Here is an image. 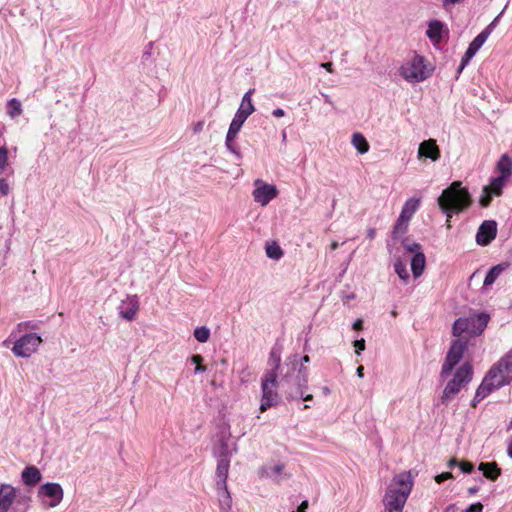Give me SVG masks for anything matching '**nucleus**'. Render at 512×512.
<instances>
[{"label": "nucleus", "instance_id": "obj_59", "mask_svg": "<svg viewBox=\"0 0 512 512\" xmlns=\"http://www.w3.org/2000/svg\"><path fill=\"white\" fill-rule=\"evenodd\" d=\"M375 236H376V229L375 228H369L367 230V238L372 240V239L375 238Z\"/></svg>", "mask_w": 512, "mask_h": 512}, {"label": "nucleus", "instance_id": "obj_13", "mask_svg": "<svg viewBox=\"0 0 512 512\" xmlns=\"http://www.w3.org/2000/svg\"><path fill=\"white\" fill-rule=\"evenodd\" d=\"M254 185L255 189L253 191V198L254 201L259 203L261 206H266L278 194V190L275 185L267 184L261 179H256Z\"/></svg>", "mask_w": 512, "mask_h": 512}, {"label": "nucleus", "instance_id": "obj_52", "mask_svg": "<svg viewBox=\"0 0 512 512\" xmlns=\"http://www.w3.org/2000/svg\"><path fill=\"white\" fill-rule=\"evenodd\" d=\"M152 46H153V43H152V42H150V43L147 45V47H146L145 51H144V52H143V54H142V59H143V60H147V59H149V58L151 57V49H152Z\"/></svg>", "mask_w": 512, "mask_h": 512}, {"label": "nucleus", "instance_id": "obj_17", "mask_svg": "<svg viewBox=\"0 0 512 512\" xmlns=\"http://www.w3.org/2000/svg\"><path fill=\"white\" fill-rule=\"evenodd\" d=\"M418 157L429 158L432 161H437L440 158V149L437 146L436 140H425L419 145Z\"/></svg>", "mask_w": 512, "mask_h": 512}, {"label": "nucleus", "instance_id": "obj_51", "mask_svg": "<svg viewBox=\"0 0 512 512\" xmlns=\"http://www.w3.org/2000/svg\"><path fill=\"white\" fill-rule=\"evenodd\" d=\"M354 346L356 348L355 352L357 354H360L361 351H363L365 349V340L363 338L359 339V340H355Z\"/></svg>", "mask_w": 512, "mask_h": 512}, {"label": "nucleus", "instance_id": "obj_55", "mask_svg": "<svg viewBox=\"0 0 512 512\" xmlns=\"http://www.w3.org/2000/svg\"><path fill=\"white\" fill-rule=\"evenodd\" d=\"M321 67L324 68L329 73H332L334 71L333 70V64L331 62L322 63Z\"/></svg>", "mask_w": 512, "mask_h": 512}, {"label": "nucleus", "instance_id": "obj_41", "mask_svg": "<svg viewBox=\"0 0 512 512\" xmlns=\"http://www.w3.org/2000/svg\"><path fill=\"white\" fill-rule=\"evenodd\" d=\"M402 247L406 252L414 253L422 252L421 251V245L416 242H409L408 239H404L402 241Z\"/></svg>", "mask_w": 512, "mask_h": 512}, {"label": "nucleus", "instance_id": "obj_46", "mask_svg": "<svg viewBox=\"0 0 512 512\" xmlns=\"http://www.w3.org/2000/svg\"><path fill=\"white\" fill-rule=\"evenodd\" d=\"M459 468H460V470H461L463 473H467V474H469V473H471V472L473 471L474 466H473V464H472V463H470V462H465V461H463V462H460V463H459Z\"/></svg>", "mask_w": 512, "mask_h": 512}, {"label": "nucleus", "instance_id": "obj_35", "mask_svg": "<svg viewBox=\"0 0 512 512\" xmlns=\"http://www.w3.org/2000/svg\"><path fill=\"white\" fill-rule=\"evenodd\" d=\"M394 270L400 279H402L404 282H407L409 279V272L404 262H402L400 259H396L394 262Z\"/></svg>", "mask_w": 512, "mask_h": 512}, {"label": "nucleus", "instance_id": "obj_45", "mask_svg": "<svg viewBox=\"0 0 512 512\" xmlns=\"http://www.w3.org/2000/svg\"><path fill=\"white\" fill-rule=\"evenodd\" d=\"M10 191L9 185L4 177L2 175L0 176V194L2 196L8 195Z\"/></svg>", "mask_w": 512, "mask_h": 512}, {"label": "nucleus", "instance_id": "obj_36", "mask_svg": "<svg viewBox=\"0 0 512 512\" xmlns=\"http://www.w3.org/2000/svg\"><path fill=\"white\" fill-rule=\"evenodd\" d=\"M289 361L293 362V364L297 362V366H299V368H307L305 364L310 362V357L308 355L300 356L299 354L295 353L286 357L284 362Z\"/></svg>", "mask_w": 512, "mask_h": 512}, {"label": "nucleus", "instance_id": "obj_3", "mask_svg": "<svg viewBox=\"0 0 512 512\" xmlns=\"http://www.w3.org/2000/svg\"><path fill=\"white\" fill-rule=\"evenodd\" d=\"M440 210L447 216V225L450 227V219L453 213H459L468 208L471 204V197L461 182L455 181L444 189L437 199Z\"/></svg>", "mask_w": 512, "mask_h": 512}, {"label": "nucleus", "instance_id": "obj_44", "mask_svg": "<svg viewBox=\"0 0 512 512\" xmlns=\"http://www.w3.org/2000/svg\"><path fill=\"white\" fill-rule=\"evenodd\" d=\"M488 37L489 36L487 35V31H482L473 39L472 43L474 44V46L481 48L488 39Z\"/></svg>", "mask_w": 512, "mask_h": 512}, {"label": "nucleus", "instance_id": "obj_15", "mask_svg": "<svg viewBox=\"0 0 512 512\" xmlns=\"http://www.w3.org/2000/svg\"><path fill=\"white\" fill-rule=\"evenodd\" d=\"M497 235V224L493 220L484 221L478 228L476 242L480 246H486L495 239Z\"/></svg>", "mask_w": 512, "mask_h": 512}, {"label": "nucleus", "instance_id": "obj_53", "mask_svg": "<svg viewBox=\"0 0 512 512\" xmlns=\"http://www.w3.org/2000/svg\"><path fill=\"white\" fill-rule=\"evenodd\" d=\"M203 360H204V359H203L202 355H200V354H195V355H193V356L191 357V362H192L193 364H195L196 366H197V365H200V364L203 362Z\"/></svg>", "mask_w": 512, "mask_h": 512}, {"label": "nucleus", "instance_id": "obj_11", "mask_svg": "<svg viewBox=\"0 0 512 512\" xmlns=\"http://www.w3.org/2000/svg\"><path fill=\"white\" fill-rule=\"evenodd\" d=\"M468 340L458 337L452 341L449 351L447 352L445 361L442 365L441 375L443 377L449 375L454 367L462 359L464 352L467 350Z\"/></svg>", "mask_w": 512, "mask_h": 512}, {"label": "nucleus", "instance_id": "obj_25", "mask_svg": "<svg viewBox=\"0 0 512 512\" xmlns=\"http://www.w3.org/2000/svg\"><path fill=\"white\" fill-rule=\"evenodd\" d=\"M216 489L220 508L224 511L230 510L232 507V498L228 491L227 484H224V487L216 485Z\"/></svg>", "mask_w": 512, "mask_h": 512}, {"label": "nucleus", "instance_id": "obj_24", "mask_svg": "<svg viewBox=\"0 0 512 512\" xmlns=\"http://www.w3.org/2000/svg\"><path fill=\"white\" fill-rule=\"evenodd\" d=\"M420 206V199L419 198H409L403 205L402 210L400 212V215L402 218L406 219L410 222L412 216L415 214V212L418 210Z\"/></svg>", "mask_w": 512, "mask_h": 512}, {"label": "nucleus", "instance_id": "obj_19", "mask_svg": "<svg viewBox=\"0 0 512 512\" xmlns=\"http://www.w3.org/2000/svg\"><path fill=\"white\" fill-rule=\"evenodd\" d=\"M21 479L26 486L34 487L42 479V474L36 466H27L21 473Z\"/></svg>", "mask_w": 512, "mask_h": 512}, {"label": "nucleus", "instance_id": "obj_47", "mask_svg": "<svg viewBox=\"0 0 512 512\" xmlns=\"http://www.w3.org/2000/svg\"><path fill=\"white\" fill-rule=\"evenodd\" d=\"M451 478H453L452 473H450V472H443V473L435 476V481L440 484V483H442V482H444V481H446L448 479H451Z\"/></svg>", "mask_w": 512, "mask_h": 512}, {"label": "nucleus", "instance_id": "obj_42", "mask_svg": "<svg viewBox=\"0 0 512 512\" xmlns=\"http://www.w3.org/2000/svg\"><path fill=\"white\" fill-rule=\"evenodd\" d=\"M475 52L467 48L465 54L463 55L461 59L460 66L458 67L457 73L460 74L463 69L468 65L470 60L475 56Z\"/></svg>", "mask_w": 512, "mask_h": 512}, {"label": "nucleus", "instance_id": "obj_40", "mask_svg": "<svg viewBox=\"0 0 512 512\" xmlns=\"http://www.w3.org/2000/svg\"><path fill=\"white\" fill-rule=\"evenodd\" d=\"M236 139V137H231L229 138L228 137V134L226 135V140H225V146L226 148L232 153L234 154L237 159H241L242 158V154L238 148V146L234 143V140Z\"/></svg>", "mask_w": 512, "mask_h": 512}, {"label": "nucleus", "instance_id": "obj_38", "mask_svg": "<svg viewBox=\"0 0 512 512\" xmlns=\"http://www.w3.org/2000/svg\"><path fill=\"white\" fill-rule=\"evenodd\" d=\"M266 255L271 259L278 260L283 256V251L278 244L272 243L266 246Z\"/></svg>", "mask_w": 512, "mask_h": 512}, {"label": "nucleus", "instance_id": "obj_50", "mask_svg": "<svg viewBox=\"0 0 512 512\" xmlns=\"http://www.w3.org/2000/svg\"><path fill=\"white\" fill-rule=\"evenodd\" d=\"M464 1L465 0H442V6L444 9H448V8L452 7L453 5L461 4Z\"/></svg>", "mask_w": 512, "mask_h": 512}, {"label": "nucleus", "instance_id": "obj_2", "mask_svg": "<svg viewBox=\"0 0 512 512\" xmlns=\"http://www.w3.org/2000/svg\"><path fill=\"white\" fill-rule=\"evenodd\" d=\"M414 484L410 471L396 474L388 485L383 497V512H403Z\"/></svg>", "mask_w": 512, "mask_h": 512}, {"label": "nucleus", "instance_id": "obj_56", "mask_svg": "<svg viewBox=\"0 0 512 512\" xmlns=\"http://www.w3.org/2000/svg\"><path fill=\"white\" fill-rule=\"evenodd\" d=\"M203 126H204V122L203 121H199L197 122L194 127H193V131L195 133H199L202 129H203Z\"/></svg>", "mask_w": 512, "mask_h": 512}, {"label": "nucleus", "instance_id": "obj_63", "mask_svg": "<svg viewBox=\"0 0 512 512\" xmlns=\"http://www.w3.org/2000/svg\"><path fill=\"white\" fill-rule=\"evenodd\" d=\"M478 491H479V487H478V486H473V487H469V488H468V493H469L470 495H474V494H476Z\"/></svg>", "mask_w": 512, "mask_h": 512}, {"label": "nucleus", "instance_id": "obj_49", "mask_svg": "<svg viewBox=\"0 0 512 512\" xmlns=\"http://www.w3.org/2000/svg\"><path fill=\"white\" fill-rule=\"evenodd\" d=\"M500 16H501V13L483 30V31H487L488 36H490V34L496 28Z\"/></svg>", "mask_w": 512, "mask_h": 512}, {"label": "nucleus", "instance_id": "obj_48", "mask_svg": "<svg viewBox=\"0 0 512 512\" xmlns=\"http://www.w3.org/2000/svg\"><path fill=\"white\" fill-rule=\"evenodd\" d=\"M483 505L480 502L471 504L468 508H466L463 512H482Z\"/></svg>", "mask_w": 512, "mask_h": 512}, {"label": "nucleus", "instance_id": "obj_37", "mask_svg": "<svg viewBox=\"0 0 512 512\" xmlns=\"http://www.w3.org/2000/svg\"><path fill=\"white\" fill-rule=\"evenodd\" d=\"M194 337L200 343H206L210 338V329L206 326L197 327L194 330Z\"/></svg>", "mask_w": 512, "mask_h": 512}, {"label": "nucleus", "instance_id": "obj_4", "mask_svg": "<svg viewBox=\"0 0 512 512\" xmlns=\"http://www.w3.org/2000/svg\"><path fill=\"white\" fill-rule=\"evenodd\" d=\"M489 322V315L486 313L470 314L467 317H460L454 321L452 334L455 337L467 339L480 335Z\"/></svg>", "mask_w": 512, "mask_h": 512}, {"label": "nucleus", "instance_id": "obj_27", "mask_svg": "<svg viewBox=\"0 0 512 512\" xmlns=\"http://www.w3.org/2000/svg\"><path fill=\"white\" fill-rule=\"evenodd\" d=\"M507 267V263H500L491 267L485 276L483 285L485 287L491 286Z\"/></svg>", "mask_w": 512, "mask_h": 512}, {"label": "nucleus", "instance_id": "obj_60", "mask_svg": "<svg viewBox=\"0 0 512 512\" xmlns=\"http://www.w3.org/2000/svg\"><path fill=\"white\" fill-rule=\"evenodd\" d=\"M459 463H460V462H458V460H457V459L452 458V459H450V460H449V462L447 463V467H448V468H453V467H455V466H458V467H459Z\"/></svg>", "mask_w": 512, "mask_h": 512}, {"label": "nucleus", "instance_id": "obj_8", "mask_svg": "<svg viewBox=\"0 0 512 512\" xmlns=\"http://www.w3.org/2000/svg\"><path fill=\"white\" fill-rule=\"evenodd\" d=\"M400 74L409 82H422L431 75V69L426 65L425 58L415 55L412 60L400 68Z\"/></svg>", "mask_w": 512, "mask_h": 512}, {"label": "nucleus", "instance_id": "obj_5", "mask_svg": "<svg viewBox=\"0 0 512 512\" xmlns=\"http://www.w3.org/2000/svg\"><path fill=\"white\" fill-rule=\"evenodd\" d=\"M277 386H279L278 373H275L274 370H267L261 379V412L279 403V395L276 390Z\"/></svg>", "mask_w": 512, "mask_h": 512}, {"label": "nucleus", "instance_id": "obj_26", "mask_svg": "<svg viewBox=\"0 0 512 512\" xmlns=\"http://www.w3.org/2000/svg\"><path fill=\"white\" fill-rule=\"evenodd\" d=\"M426 264V258L423 252H417L411 259V270L414 277L422 275Z\"/></svg>", "mask_w": 512, "mask_h": 512}, {"label": "nucleus", "instance_id": "obj_28", "mask_svg": "<svg viewBox=\"0 0 512 512\" xmlns=\"http://www.w3.org/2000/svg\"><path fill=\"white\" fill-rule=\"evenodd\" d=\"M507 178L503 176H497L491 179L490 184L484 186L486 192H490L494 194V196H500L502 194V189L505 186Z\"/></svg>", "mask_w": 512, "mask_h": 512}, {"label": "nucleus", "instance_id": "obj_21", "mask_svg": "<svg viewBox=\"0 0 512 512\" xmlns=\"http://www.w3.org/2000/svg\"><path fill=\"white\" fill-rule=\"evenodd\" d=\"M478 470L482 472L485 478L491 481H495L501 474V469L495 462H481Z\"/></svg>", "mask_w": 512, "mask_h": 512}, {"label": "nucleus", "instance_id": "obj_32", "mask_svg": "<svg viewBox=\"0 0 512 512\" xmlns=\"http://www.w3.org/2000/svg\"><path fill=\"white\" fill-rule=\"evenodd\" d=\"M14 170L9 168L8 149L5 145L0 146V176L7 174L12 175Z\"/></svg>", "mask_w": 512, "mask_h": 512}, {"label": "nucleus", "instance_id": "obj_29", "mask_svg": "<svg viewBox=\"0 0 512 512\" xmlns=\"http://www.w3.org/2000/svg\"><path fill=\"white\" fill-rule=\"evenodd\" d=\"M268 365L271 367L269 370H274L275 373L280 375L281 365V349L279 347H273L269 353Z\"/></svg>", "mask_w": 512, "mask_h": 512}, {"label": "nucleus", "instance_id": "obj_7", "mask_svg": "<svg viewBox=\"0 0 512 512\" xmlns=\"http://www.w3.org/2000/svg\"><path fill=\"white\" fill-rule=\"evenodd\" d=\"M254 89H249L242 97L240 106L235 113L229 129H228V137H237L239 131L241 130L244 122L247 118L255 112V107L252 103V95L254 93Z\"/></svg>", "mask_w": 512, "mask_h": 512}, {"label": "nucleus", "instance_id": "obj_31", "mask_svg": "<svg viewBox=\"0 0 512 512\" xmlns=\"http://www.w3.org/2000/svg\"><path fill=\"white\" fill-rule=\"evenodd\" d=\"M352 145L360 154L367 153L370 148L366 138L359 132L352 135Z\"/></svg>", "mask_w": 512, "mask_h": 512}, {"label": "nucleus", "instance_id": "obj_9", "mask_svg": "<svg viewBox=\"0 0 512 512\" xmlns=\"http://www.w3.org/2000/svg\"><path fill=\"white\" fill-rule=\"evenodd\" d=\"M64 491L56 482H47L41 485L37 491V499L44 508L57 507L63 500Z\"/></svg>", "mask_w": 512, "mask_h": 512}, {"label": "nucleus", "instance_id": "obj_1", "mask_svg": "<svg viewBox=\"0 0 512 512\" xmlns=\"http://www.w3.org/2000/svg\"><path fill=\"white\" fill-rule=\"evenodd\" d=\"M307 368H299L297 362H284L280 370L279 387L288 401H312L313 395L308 390Z\"/></svg>", "mask_w": 512, "mask_h": 512}, {"label": "nucleus", "instance_id": "obj_22", "mask_svg": "<svg viewBox=\"0 0 512 512\" xmlns=\"http://www.w3.org/2000/svg\"><path fill=\"white\" fill-rule=\"evenodd\" d=\"M284 470L283 464H276L274 466H262L259 469V475L261 477L272 479L273 481L279 482L280 476Z\"/></svg>", "mask_w": 512, "mask_h": 512}, {"label": "nucleus", "instance_id": "obj_39", "mask_svg": "<svg viewBox=\"0 0 512 512\" xmlns=\"http://www.w3.org/2000/svg\"><path fill=\"white\" fill-rule=\"evenodd\" d=\"M218 459L227 458V460H231L232 451L229 449L228 444L225 440H221L219 443V451L217 452Z\"/></svg>", "mask_w": 512, "mask_h": 512}, {"label": "nucleus", "instance_id": "obj_14", "mask_svg": "<svg viewBox=\"0 0 512 512\" xmlns=\"http://www.w3.org/2000/svg\"><path fill=\"white\" fill-rule=\"evenodd\" d=\"M139 310V300L137 295H127L118 306V313L126 321L135 319Z\"/></svg>", "mask_w": 512, "mask_h": 512}, {"label": "nucleus", "instance_id": "obj_57", "mask_svg": "<svg viewBox=\"0 0 512 512\" xmlns=\"http://www.w3.org/2000/svg\"><path fill=\"white\" fill-rule=\"evenodd\" d=\"M308 508V501L305 500L301 503V505L299 506L298 510L297 511H292V512H306V509Z\"/></svg>", "mask_w": 512, "mask_h": 512}, {"label": "nucleus", "instance_id": "obj_43", "mask_svg": "<svg viewBox=\"0 0 512 512\" xmlns=\"http://www.w3.org/2000/svg\"><path fill=\"white\" fill-rule=\"evenodd\" d=\"M494 194L490 192H486L485 188L483 187L482 194L479 199V203L482 207H488L492 201V197Z\"/></svg>", "mask_w": 512, "mask_h": 512}, {"label": "nucleus", "instance_id": "obj_30", "mask_svg": "<svg viewBox=\"0 0 512 512\" xmlns=\"http://www.w3.org/2000/svg\"><path fill=\"white\" fill-rule=\"evenodd\" d=\"M497 169L500 172V176L509 178L512 174V161L508 155L504 154L501 156L497 163Z\"/></svg>", "mask_w": 512, "mask_h": 512}, {"label": "nucleus", "instance_id": "obj_10", "mask_svg": "<svg viewBox=\"0 0 512 512\" xmlns=\"http://www.w3.org/2000/svg\"><path fill=\"white\" fill-rule=\"evenodd\" d=\"M41 343L42 338L37 333H26L14 342L12 353L16 357L29 358L38 350Z\"/></svg>", "mask_w": 512, "mask_h": 512}, {"label": "nucleus", "instance_id": "obj_6", "mask_svg": "<svg viewBox=\"0 0 512 512\" xmlns=\"http://www.w3.org/2000/svg\"><path fill=\"white\" fill-rule=\"evenodd\" d=\"M473 376V369L469 362L464 363L458 368L453 379H451L445 386L441 396V402L447 404L463 386L467 385Z\"/></svg>", "mask_w": 512, "mask_h": 512}, {"label": "nucleus", "instance_id": "obj_20", "mask_svg": "<svg viewBox=\"0 0 512 512\" xmlns=\"http://www.w3.org/2000/svg\"><path fill=\"white\" fill-rule=\"evenodd\" d=\"M444 23L440 20H432L428 24L426 36L434 43L438 44L443 39Z\"/></svg>", "mask_w": 512, "mask_h": 512}, {"label": "nucleus", "instance_id": "obj_58", "mask_svg": "<svg viewBox=\"0 0 512 512\" xmlns=\"http://www.w3.org/2000/svg\"><path fill=\"white\" fill-rule=\"evenodd\" d=\"M363 328V322L361 319H357L354 323H353V329L354 330H361Z\"/></svg>", "mask_w": 512, "mask_h": 512}, {"label": "nucleus", "instance_id": "obj_23", "mask_svg": "<svg viewBox=\"0 0 512 512\" xmlns=\"http://www.w3.org/2000/svg\"><path fill=\"white\" fill-rule=\"evenodd\" d=\"M230 461L231 460H227V458L218 459L216 468V476L218 478V481L216 483L217 486L224 487V484H227Z\"/></svg>", "mask_w": 512, "mask_h": 512}, {"label": "nucleus", "instance_id": "obj_34", "mask_svg": "<svg viewBox=\"0 0 512 512\" xmlns=\"http://www.w3.org/2000/svg\"><path fill=\"white\" fill-rule=\"evenodd\" d=\"M7 113L11 118L18 117L22 113V104L16 99L12 98L8 101L7 104Z\"/></svg>", "mask_w": 512, "mask_h": 512}, {"label": "nucleus", "instance_id": "obj_54", "mask_svg": "<svg viewBox=\"0 0 512 512\" xmlns=\"http://www.w3.org/2000/svg\"><path fill=\"white\" fill-rule=\"evenodd\" d=\"M272 115L276 118L285 116V111L282 108H276L272 111Z\"/></svg>", "mask_w": 512, "mask_h": 512}, {"label": "nucleus", "instance_id": "obj_61", "mask_svg": "<svg viewBox=\"0 0 512 512\" xmlns=\"http://www.w3.org/2000/svg\"><path fill=\"white\" fill-rule=\"evenodd\" d=\"M206 371V366L202 365V363L200 365H197L194 369V373L197 374V373H202V372H205Z\"/></svg>", "mask_w": 512, "mask_h": 512}, {"label": "nucleus", "instance_id": "obj_16", "mask_svg": "<svg viewBox=\"0 0 512 512\" xmlns=\"http://www.w3.org/2000/svg\"><path fill=\"white\" fill-rule=\"evenodd\" d=\"M16 498V490L10 484L0 485V512H8Z\"/></svg>", "mask_w": 512, "mask_h": 512}, {"label": "nucleus", "instance_id": "obj_33", "mask_svg": "<svg viewBox=\"0 0 512 512\" xmlns=\"http://www.w3.org/2000/svg\"><path fill=\"white\" fill-rule=\"evenodd\" d=\"M408 225H409V221H407L406 219L399 216L397 221L395 222L393 230H392V238L393 239L401 238L407 232Z\"/></svg>", "mask_w": 512, "mask_h": 512}, {"label": "nucleus", "instance_id": "obj_18", "mask_svg": "<svg viewBox=\"0 0 512 512\" xmlns=\"http://www.w3.org/2000/svg\"><path fill=\"white\" fill-rule=\"evenodd\" d=\"M499 388L500 387L493 380L492 376L487 373L486 376L484 377L482 383L476 390L474 401H480V400L484 399L493 390L499 389Z\"/></svg>", "mask_w": 512, "mask_h": 512}, {"label": "nucleus", "instance_id": "obj_62", "mask_svg": "<svg viewBox=\"0 0 512 512\" xmlns=\"http://www.w3.org/2000/svg\"><path fill=\"white\" fill-rule=\"evenodd\" d=\"M507 454L512 459V435L508 442Z\"/></svg>", "mask_w": 512, "mask_h": 512}, {"label": "nucleus", "instance_id": "obj_12", "mask_svg": "<svg viewBox=\"0 0 512 512\" xmlns=\"http://www.w3.org/2000/svg\"><path fill=\"white\" fill-rule=\"evenodd\" d=\"M488 374L501 388L512 381V351L503 356L496 364H494Z\"/></svg>", "mask_w": 512, "mask_h": 512}, {"label": "nucleus", "instance_id": "obj_64", "mask_svg": "<svg viewBox=\"0 0 512 512\" xmlns=\"http://www.w3.org/2000/svg\"><path fill=\"white\" fill-rule=\"evenodd\" d=\"M363 371H364V367H363V366H359V367L357 368L356 373H357V376H358L359 378H363V376H364Z\"/></svg>", "mask_w": 512, "mask_h": 512}]
</instances>
